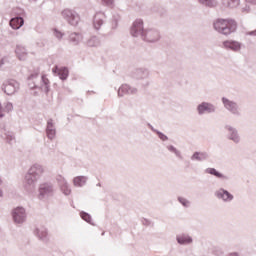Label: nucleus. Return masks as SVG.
Returning a JSON list of instances; mask_svg holds the SVG:
<instances>
[{"label": "nucleus", "mask_w": 256, "mask_h": 256, "mask_svg": "<svg viewBox=\"0 0 256 256\" xmlns=\"http://www.w3.org/2000/svg\"><path fill=\"white\" fill-rule=\"evenodd\" d=\"M214 29L222 35H231L237 31V22L233 19L219 18L214 21Z\"/></svg>", "instance_id": "1"}, {"label": "nucleus", "mask_w": 256, "mask_h": 256, "mask_svg": "<svg viewBox=\"0 0 256 256\" xmlns=\"http://www.w3.org/2000/svg\"><path fill=\"white\" fill-rule=\"evenodd\" d=\"M44 170L43 166L41 165H33L28 174L26 175V181L30 184L33 183L34 181H37V177H41L43 175Z\"/></svg>", "instance_id": "2"}, {"label": "nucleus", "mask_w": 256, "mask_h": 256, "mask_svg": "<svg viewBox=\"0 0 256 256\" xmlns=\"http://www.w3.org/2000/svg\"><path fill=\"white\" fill-rule=\"evenodd\" d=\"M62 16L68 21V23H70V25H79V21H81L79 14L70 9L63 10Z\"/></svg>", "instance_id": "3"}, {"label": "nucleus", "mask_w": 256, "mask_h": 256, "mask_svg": "<svg viewBox=\"0 0 256 256\" xmlns=\"http://www.w3.org/2000/svg\"><path fill=\"white\" fill-rule=\"evenodd\" d=\"M52 73H54V75H58V77H60V79L64 80L67 79V77H69V70L65 67H58L55 66L52 69Z\"/></svg>", "instance_id": "4"}, {"label": "nucleus", "mask_w": 256, "mask_h": 256, "mask_svg": "<svg viewBox=\"0 0 256 256\" xmlns=\"http://www.w3.org/2000/svg\"><path fill=\"white\" fill-rule=\"evenodd\" d=\"M13 219L15 223H23L25 221V209L16 208L13 212Z\"/></svg>", "instance_id": "5"}, {"label": "nucleus", "mask_w": 256, "mask_h": 256, "mask_svg": "<svg viewBox=\"0 0 256 256\" xmlns=\"http://www.w3.org/2000/svg\"><path fill=\"white\" fill-rule=\"evenodd\" d=\"M143 31V20H136L132 26L131 33L133 37H137V33H141Z\"/></svg>", "instance_id": "6"}, {"label": "nucleus", "mask_w": 256, "mask_h": 256, "mask_svg": "<svg viewBox=\"0 0 256 256\" xmlns=\"http://www.w3.org/2000/svg\"><path fill=\"white\" fill-rule=\"evenodd\" d=\"M223 46L226 49H232V51H239L241 49V44L237 41L226 40L223 42Z\"/></svg>", "instance_id": "7"}, {"label": "nucleus", "mask_w": 256, "mask_h": 256, "mask_svg": "<svg viewBox=\"0 0 256 256\" xmlns=\"http://www.w3.org/2000/svg\"><path fill=\"white\" fill-rule=\"evenodd\" d=\"M212 111H215V108L213 107V105H211L209 103L203 102L202 104H200L198 106V112L200 113V115L205 112L211 113Z\"/></svg>", "instance_id": "8"}, {"label": "nucleus", "mask_w": 256, "mask_h": 256, "mask_svg": "<svg viewBox=\"0 0 256 256\" xmlns=\"http://www.w3.org/2000/svg\"><path fill=\"white\" fill-rule=\"evenodd\" d=\"M216 195L219 199H223V201L233 200V195H231V193L227 192V190H219L216 193Z\"/></svg>", "instance_id": "9"}, {"label": "nucleus", "mask_w": 256, "mask_h": 256, "mask_svg": "<svg viewBox=\"0 0 256 256\" xmlns=\"http://www.w3.org/2000/svg\"><path fill=\"white\" fill-rule=\"evenodd\" d=\"M16 55L20 61H25V59H27V51H25V47L17 46Z\"/></svg>", "instance_id": "10"}, {"label": "nucleus", "mask_w": 256, "mask_h": 256, "mask_svg": "<svg viewBox=\"0 0 256 256\" xmlns=\"http://www.w3.org/2000/svg\"><path fill=\"white\" fill-rule=\"evenodd\" d=\"M23 23L24 21L21 17H16L10 20V26L12 27V29H20Z\"/></svg>", "instance_id": "11"}, {"label": "nucleus", "mask_w": 256, "mask_h": 256, "mask_svg": "<svg viewBox=\"0 0 256 256\" xmlns=\"http://www.w3.org/2000/svg\"><path fill=\"white\" fill-rule=\"evenodd\" d=\"M40 195H51V193H53V186L49 185V184H42L40 186Z\"/></svg>", "instance_id": "12"}, {"label": "nucleus", "mask_w": 256, "mask_h": 256, "mask_svg": "<svg viewBox=\"0 0 256 256\" xmlns=\"http://www.w3.org/2000/svg\"><path fill=\"white\" fill-rule=\"evenodd\" d=\"M222 101H223L224 107H226V109H228L229 111H233V113H235V111H237V104L229 101L226 98H223Z\"/></svg>", "instance_id": "13"}, {"label": "nucleus", "mask_w": 256, "mask_h": 256, "mask_svg": "<svg viewBox=\"0 0 256 256\" xmlns=\"http://www.w3.org/2000/svg\"><path fill=\"white\" fill-rule=\"evenodd\" d=\"M73 183H74L75 187H83V185H85V183H87V178H85V176L75 177L73 180Z\"/></svg>", "instance_id": "14"}, {"label": "nucleus", "mask_w": 256, "mask_h": 256, "mask_svg": "<svg viewBox=\"0 0 256 256\" xmlns=\"http://www.w3.org/2000/svg\"><path fill=\"white\" fill-rule=\"evenodd\" d=\"M240 0H222L223 5L226 7H237L239 5Z\"/></svg>", "instance_id": "15"}, {"label": "nucleus", "mask_w": 256, "mask_h": 256, "mask_svg": "<svg viewBox=\"0 0 256 256\" xmlns=\"http://www.w3.org/2000/svg\"><path fill=\"white\" fill-rule=\"evenodd\" d=\"M206 173H209L210 175H214L215 177H218L219 179H223V174L219 173L215 168H208L206 170Z\"/></svg>", "instance_id": "16"}, {"label": "nucleus", "mask_w": 256, "mask_h": 256, "mask_svg": "<svg viewBox=\"0 0 256 256\" xmlns=\"http://www.w3.org/2000/svg\"><path fill=\"white\" fill-rule=\"evenodd\" d=\"M192 159H196L197 161H203V159H207V154L201 153V152H196L192 156Z\"/></svg>", "instance_id": "17"}, {"label": "nucleus", "mask_w": 256, "mask_h": 256, "mask_svg": "<svg viewBox=\"0 0 256 256\" xmlns=\"http://www.w3.org/2000/svg\"><path fill=\"white\" fill-rule=\"evenodd\" d=\"M177 241L178 243H180V245H185V243H191V239L189 238V236L178 237Z\"/></svg>", "instance_id": "18"}, {"label": "nucleus", "mask_w": 256, "mask_h": 256, "mask_svg": "<svg viewBox=\"0 0 256 256\" xmlns=\"http://www.w3.org/2000/svg\"><path fill=\"white\" fill-rule=\"evenodd\" d=\"M199 3H202V5H206L207 7H213V5H215L213 0H199Z\"/></svg>", "instance_id": "19"}, {"label": "nucleus", "mask_w": 256, "mask_h": 256, "mask_svg": "<svg viewBox=\"0 0 256 256\" xmlns=\"http://www.w3.org/2000/svg\"><path fill=\"white\" fill-rule=\"evenodd\" d=\"M102 25H103V20L97 19V17H95V20H94L95 29H100Z\"/></svg>", "instance_id": "20"}, {"label": "nucleus", "mask_w": 256, "mask_h": 256, "mask_svg": "<svg viewBox=\"0 0 256 256\" xmlns=\"http://www.w3.org/2000/svg\"><path fill=\"white\" fill-rule=\"evenodd\" d=\"M81 218L87 223H91V216L85 212L81 213Z\"/></svg>", "instance_id": "21"}, {"label": "nucleus", "mask_w": 256, "mask_h": 256, "mask_svg": "<svg viewBox=\"0 0 256 256\" xmlns=\"http://www.w3.org/2000/svg\"><path fill=\"white\" fill-rule=\"evenodd\" d=\"M47 136L49 139H55V130L54 129H47Z\"/></svg>", "instance_id": "22"}, {"label": "nucleus", "mask_w": 256, "mask_h": 256, "mask_svg": "<svg viewBox=\"0 0 256 256\" xmlns=\"http://www.w3.org/2000/svg\"><path fill=\"white\" fill-rule=\"evenodd\" d=\"M42 83H44L46 89H49V78L46 75L42 76Z\"/></svg>", "instance_id": "23"}, {"label": "nucleus", "mask_w": 256, "mask_h": 256, "mask_svg": "<svg viewBox=\"0 0 256 256\" xmlns=\"http://www.w3.org/2000/svg\"><path fill=\"white\" fill-rule=\"evenodd\" d=\"M55 36L58 38V39H61L63 37V34L59 31H55Z\"/></svg>", "instance_id": "24"}, {"label": "nucleus", "mask_w": 256, "mask_h": 256, "mask_svg": "<svg viewBox=\"0 0 256 256\" xmlns=\"http://www.w3.org/2000/svg\"><path fill=\"white\" fill-rule=\"evenodd\" d=\"M106 5H113V0H103Z\"/></svg>", "instance_id": "25"}, {"label": "nucleus", "mask_w": 256, "mask_h": 256, "mask_svg": "<svg viewBox=\"0 0 256 256\" xmlns=\"http://www.w3.org/2000/svg\"><path fill=\"white\" fill-rule=\"evenodd\" d=\"M160 139H162V141H167V136L160 134Z\"/></svg>", "instance_id": "26"}, {"label": "nucleus", "mask_w": 256, "mask_h": 256, "mask_svg": "<svg viewBox=\"0 0 256 256\" xmlns=\"http://www.w3.org/2000/svg\"><path fill=\"white\" fill-rule=\"evenodd\" d=\"M64 193H65V195H70L71 194V190L70 189H66V190H64Z\"/></svg>", "instance_id": "27"}, {"label": "nucleus", "mask_w": 256, "mask_h": 256, "mask_svg": "<svg viewBox=\"0 0 256 256\" xmlns=\"http://www.w3.org/2000/svg\"><path fill=\"white\" fill-rule=\"evenodd\" d=\"M180 202L182 203V205H184V207H187V201H185L184 199L180 200Z\"/></svg>", "instance_id": "28"}, {"label": "nucleus", "mask_w": 256, "mask_h": 256, "mask_svg": "<svg viewBox=\"0 0 256 256\" xmlns=\"http://www.w3.org/2000/svg\"><path fill=\"white\" fill-rule=\"evenodd\" d=\"M38 235H39V237H47V232L44 231V232H42V235L41 234H38Z\"/></svg>", "instance_id": "29"}, {"label": "nucleus", "mask_w": 256, "mask_h": 256, "mask_svg": "<svg viewBox=\"0 0 256 256\" xmlns=\"http://www.w3.org/2000/svg\"><path fill=\"white\" fill-rule=\"evenodd\" d=\"M246 1H248V3H254V4H256V0H246Z\"/></svg>", "instance_id": "30"}, {"label": "nucleus", "mask_w": 256, "mask_h": 256, "mask_svg": "<svg viewBox=\"0 0 256 256\" xmlns=\"http://www.w3.org/2000/svg\"><path fill=\"white\" fill-rule=\"evenodd\" d=\"M9 87H11V86L8 85L5 87V93H7L8 95H9V92H7V89H9Z\"/></svg>", "instance_id": "31"}, {"label": "nucleus", "mask_w": 256, "mask_h": 256, "mask_svg": "<svg viewBox=\"0 0 256 256\" xmlns=\"http://www.w3.org/2000/svg\"><path fill=\"white\" fill-rule=\"evenodd\" d=\"M233 141H239V138L237 136H235L234 138H232Z\"/></svg>", "instance_id": "32"}, {"label": "nucleus", "mask_w": 256, "mask_h": 256, "mask_svg": "<svg viewBox=\"0 0 256 256\" xmlns=\"http://www.w3.org/2000/svg\"><path fill=\"white\" fill-rule=\"evenodd\" d=\"M59 177H60L59 181H65V179L63 177H61V176H59Z\"/></svg>", "instance_id": "33"}, {"label": "nucleus", "mask_w": 256, "mask_h": 256, "mask_svg": "<svg viewBox=\"0 0 256 256\" xmlns=\"http://www.w3.org/2000/svg\"><path fill=\"white\" fill-rule=\"evenodd\" d=\"M2 181L0 180V185H1Z\"/></svg>", "instance_id": "34"}]
</instances>
